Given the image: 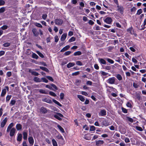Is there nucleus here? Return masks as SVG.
<instances>
[{
	"label": "nucleus",
	"instance_id": "a878e982",
	"mask_svg": "<svg viewBox=\"0 0 146 146\" xmlns=\"http://www.w3.org/2000/svg\"><path fill=\"white\" fill-rule=\"evenodd\" d=\"M40 68L41 69L43 70H44L46 72H48L49 71L48 70L46 67L40 66Z\"/></svg>",
	"mask_w": 146,
	"mask_h": 146
},
{
	"label": "nucleus",
	"instance_id": "aec40b11",
	"mask_svg": "<svg viewBox=\"0 0 146 146\" xmlns=\"http://www.w3.org/2000/svg\"><path fill=\"white\" fill-rule=\"evenodd\" d=\"M75 65V63L74 62H70L67 64V67L69 68L72 67Z\"/></svg>",
	"mask_w": 146,
	"mask_h": 146
},
{
	"label": "nucleus",
	"instance_id": "5fc2aeb1",
	"mask_svg": "<svg viewBox=\"0 0 146 146\" xmlns=\"http://www.w3.org/2000/svg\"><path fill=\"white\" fill-rule=\"evenodd\" d=\"M5 4V1L3 0H0V6L4 5Z\"/></svg>",
	"mask_w": 146,
	"mask_h": 146
},
{
	"label": "nucleus",
	"instance_id": "f704fd0d",
	"mask_svg": "<svg viewBox=\"0 0 146 146\" xmlns=\"http://www.w3.org/2000/svg\"><path fill=\"white\" fill-rule=\"evenodd\" d=\"M57 127L62 133L64 132V129L60 125H57Z\"/></svg>",
	"mask_w": 146,
	"mask_h": 146
},
{
	"label": "nucleus",
	"instance_id": "69168bd1",
	"mask_svg": "<svg viewBox=\"0 0 146 146\" xmlns=\"http://www.w3.org/2000/svg\"><path fill=\"white\" fill-rule=\"evenodd\" d=\"M5 52L3 50L0 51V56H1L4 54Z\"/></svg>",
	"mask_w": 146,
	"mask_h": 146
},
{
	"label": "nucleus",
	"instance_id": "052dcab7",
	"mask_svg": "<svg viewBox=\"0 0 146 146\" xmlns=\"http://www.w3.org/2000/svg\"><path fill=\"white\" fill-rule=\"evenodd\" d=\"M136 129L138 131H143V129L140 127L139 126H136Z\"/></svg>",
	"mask_w": 146,
	"mask_h": 146
},
{
	"label": "nucleus",
	"instance_id": "a19ab883",
	"mask_svg": "<svg viewBox=\"0 0 146 146\" xmlns=\"http://www.w3.org/2000/svg\"><path fill=\"white\" fill-rule=\"evenodd\" d=\"M8 27L7 25H4L1 27L0 29H1L3 30H5L8 28Z\"/></svg>",
	"mask_w": 146,
	"mask_h": 146
},
{
	"label": "nucleus",
	"instance_id": "f8f14e48",
	"mask_svg": "<svg viewBox=\"0 0 146 146\" xmlns=\"http://www.w3.org/2000/svg\"><path fill=\"white\" fill-rule=\"evenodd\" d=\"M104 143V142L103 141L99 140L96 142V145L97 146H99L101 145H103Z\"/></svg>",
	"mask_w": 146,
	"mask_h": 146
},
{
	"label": "nucleus",
	"instance_id": "6ab92c4d",
	"mask_svg": "<svg viewBox=\"0 0 146 146\" xmlns=\"http://www.w3.org/2000/svg\"><path fill=\"white\" fill-rule=\"evenodd\" d=\"M29 72H30L31 73L32 75L34 76H37L39 75V74L38 73L35 72L31 70H29Z\"/></svg>",
	"mask_w": 146,
	"mask_h": 146
},
{
	"label": "nucleus",
	"instance_id": "49530a36",
	"mask_svg": "<svg viewBox=\"0 0 146 146\" xmlns=\"http://www.w3.org/2000/svg\"><path fill=\"white\" fill-rule=\"evenodd\" d=\"M5 11V9L4 7H2L0 8V13H3Z\"/></svg>",
	"mask_w": 146,
	"mask_h": 146
},
{
	"label": "nucleus",
	"instance_id": "4c0bfd02",
	"mask_svg": "<svg viewBox=\"0 0 146 146\" xmlns=\"http://www.w3.org/2000/svg\"><path fill=\"white\" fill-rule=\"evenodd\" d=\"M75 40V38L74 37H72L70 39L68 40V41L70 42H71L74 41Z\"/></svg>",
	"mask_w": 146,
	"mask_h": 146
},
{
	"label": "nucleus",
	"instance_id": "0e129e2a",
	"mask_svg": "<svg viewBox=\"0 0 146 146\" xmlns=\"http://www.w3.org/2000/svg\"><path fill=\"white\" fill-rule=\"evenodd\" d=\"M81 93L82 94L85 95L86 96H87L88 95V94L86 92H84V91L82 92H81Z\"/></svg>",
	"mask_w": 146,
	"mask_h": 146
},
{
	"label": "nucleus",
	"instance_id": "f03ea898",
	"mask_svg": "<svg viewBox=\"0 0 146 146\" xmlns=\"http://www.w3.org/2000/svg\"><path fill=\"white\" fill-rule=\"evenodd\" d=\"M117 11L121 14H122L123 13L124 9L122 6H120L119 4L117 5Z\"/></svg>",
	"mask_w": 146,
	"mask_h": 146
},
{
	"label": "nucleus",
	"instance_id": "774afa93",
	"mask_svg": "<svg viewBox=\"0 0 146 146\" xmlns=\"http://www.w3.org/2000/svg\"><path fill=\"white\" fill-rule=\"evenodd\" d=\"M137 9L136 7H133L132 8H131V11L132 12H135L136 10Z\"/></svg>",
	"mask_w": 146,
	"mask_h": 146
},
{
	"label": "nucleus",
	"instance_id": "bb28decb",
	"mask_svg": "<svg viewBox=\"0 0 146 146\" xmlns=\"http://www.w3.org/2000/svg\"><path fill=\"white\" fill-rule=\"evenodd\" d=\"M23 139L26 140L27 139V133L26 132H23Z\"/></svg>",
	"mask_w": 146,
	"mask_h": 146
},
{
	"label": "nucleus",
	"instance_id": "20e7f679",
	"mask_svg": "<svg viewBox=\"0 0 146 146\" xmlns=\"http://www.w3.org/2000/svg\"><path fill=\"white\" fill-rule=\"evenodd\" d=\"M63 115L60 113H57V114L54 115V117L59 120H61L62 119L60 117H63Z\"/></svg>",
	"mask_w": 146,
	"mask_h": 146
},
{
	"label": "nucleus",
	"instance_id": "c756f323",
	"mask_svg": "<svg viewBox=\"0 0 146 146\" xmlns=\"http://www.w3.org/2000/svg\"><path fill=\"white\" fill-rule=\"evenodd\" d=\"M115 76L118 80H122V77L120 74H117Z\"/></svg>",
	"mask_w": 146,
	"mask_h": 146
},
{
	"label": "nucleus",
	"instance_id": "37998d69",
	"mask_svg": "<svg viewBox=\"0 0 146 146\" xmlns=\"http://www.w3.org/2000/svg\"><path fill=\"white\" fill-rule=\"evenodd\" d=\"M76 64L78 66H81L83 65L82 63L80 61H77L76 62Z\"/></svg>",
	"mask_w": 146,
	"mask_h": 146
},
{
	"label": "nucleus",
	"instance_id": "a18cd8bd",
	"mask_svg": "<svg viewBox=\"0 0 146 146\" xmlns=\"http://www.w3.org/2000/svg\"><path fill=\"white\" fill-rule=\"evenodd\" d=\"M49 94L50 95L54 97H55L56 96V94L54 93L52 91H50L49 92Z\"/></svg>",
	"mask_w": 146,
	"mask_h": 146
},
{
	"label": "nucleus",
	"instance_id": "4d7b16f0",
	"mask_svg": "<svg viewBox=\"0 0 146 146\" xmlns=\"http://www.w3.org/2000/svg\"><path fill=\"white\" fill-rule=\"evenodd\" d=\"M15 102L16 101L15 100H11L10 104H11L12 106H13L15 104Z\"/></svg>",
	"mask_w": 146,
	"mask_h": 146
},
{
	"label": "nucleus",
	"instance_id": "603ef678",
	"mask_svg": "<svg viewBox=\"0 0 146 146\" xmlns=\"http://www.w3.org/2000/svg\"><path fill=\"white\" fill-rule=\"evenodd\" d=\"M41 80H42L43 82L47 83L48 82V80L45 78H42L41 79Z\"/></svg>",
	"mask_w": 146,
	"mask_h": 146
},
{
	"label": "nucleus",
	"instance_id": "f257e3e1",
	"mask_svg": "<svg viewBox=\"0 0 146 146\" xmlns=\"http://www.w3.org/2000/svg\"><path fill=\"white\" fill-rule=\"evenodd\" d=\"M116 79L114 77H112L109 78L108 80H107L106 82L107 83L110 84H114L115 83Z\"/></svg>",
	"mask_w": 146,
	"mask_h": 146
},
{
	"label": "nucleus",
	"instance_id": "423d86ee",
	"mask_svg": "<svg viewBox=\"0 0 146 146\" xmlns=\"http://www.w3.org/2000/svg\"><path fill=\"white\" fill-rule=\"evenodd\" d=\"M16 129L15 128H12L10 131L9 135L11 137L13 136L15 133Z\"/></svg>",
	"mask_w": 146,
	"mask_h": 146
},
{
	"label": "nucleus",
	"instance_id": "2f4dec72",
	"mask_svg": "<svg viewBox=\"0 0 146 146\" xmlns=\"http://www.w3.org/2000/svg\"><path fill=\"white\" fill-rule=\"evenodd\" d=\"M106 60L108 61V62L111 64H113L114 62V61L112 59L109 58H106Z\"/></svg>",
	"mask_w": 146,
	"mask_h": 146
},
{
	"label": "nucleus",
	"instance_id": "338daca9",
	"mask_svg": "<svg viewBox=\"0 0 146 146\" xmlns=\"http://www.w3.org/2000/svg\"><path fill=\"white\" fill-rule=\"evenodd\" d=\"M122 111L123 113H127V110L126 109H125L124 108H122Z\"/></svg>",
	"mask_w": 146,
	"mask_h": 146
},
{
	"label": "nucleus",
	"instance_id": "e2e57ef3",
	"mask_svg": "<svg viewBox=\"0 0 146 146\" xmlns=\"http://www.w3.org/2000/svg\"><path fill=\"white\" fill-rule=\"evenodd\" d=\"M11 97V95H8L7 96L6 98V101H9L10 100Z\"/></svg>",
	"mask_w": 146,
	"mask_h": 146
},
{
	"label": "nucleus",
	"instance_id": "dca6fc26",
	"mask_svg": "<svg viewBox=\"0 0 146 146\" xmlns=\"http://www.w3.org/2000/svg\"><path fill=\"white\" fill-rule=\"evenodd\" d=\"M42 101L43 102H46L48 103H51L52 101L50 99H48L47 98H45L42 99Z\"/></svg>",
	"mask_w": 146,
	"mask_h": 146
},
{
	"label": "nucleus",
	"instance_id": "c03bdc74",
	"mask_svg": "<svg viewBox=\"0 0 146 146\" xmlns=\"http://www.w3.org/2000/svg\"><path fill=\"white\" fill-rule=\"evenodd\" d=\"M10 43H9V42H7L4 43L3 44V46L4 47H8L10 46Z\"/></svg>",
	"mask_w": 146,
	"mask_h": 146
},
{
	"label": "nucleus",
	"instance_id": "09e8293b",
	"mask_svg": "<svg viewBox=\"0 0 146 146\" xmlns=\"http://www.w3.org/2000/svg\"><path fill=\"white\" fill-rule=\"evenodd\" d=\"M46 87L50 89V90H54L52 88V86H51V84L50 85L48 84L46 85Z\"/></svg>",
	"mask_w": 146,
	"mask_h": 146
},
{
	"label": "nucleus",
	"instance_id": "8fccbe9b",
	"mask_svg": "<svg viewBox=\"0 0 146 146\" xmlns=\"http://www.w3.org/2000/svg\"><path fill=\"white\" fill-rule=\"evenodd\" d=\"M47 17V15L46 14H43L42 15V18L44 20L46 19Z\"/></svg>",
	"mask_w": 146,
	"mask_h": 146
},
{
	"label": "nucleus",
	"instance_id": "864d4df0",
	"mask_svg": "<svg viewBox=\"0 0 146 146\" xmlns=\"http://www.w3.org/2000/svg\"><path fill=\"white\" fill-rule=\"evenodd\" d=\"M46 78H48L49 80L53 82V79L52 78V77L49 76H46Z\"/></svg>",
	"mask_w": 146,
	"mask_h": 146
},
{
	"label": "nucleus",
	"instance_id": "4468645a",
	"mask_svg": "<svg viewBox=\"0 0 146 146\" xmlns=\"http://www.w3.org/2000/svg\"><path fill=\"white\" fill-rule=\"evenodd\" d=\"M70 47V46L69 45H67L64 47L61 50V52H64L67 50H68Z\"/></svg>",
	"mask_w": 146,
	"mask_h": 146
},
{
	"label": "nucleus",
	"instance_id": "473e14b6",
	"mask_svg": "<svg viewBox=\"0 0 146 146\" xmlns=\"http://www.w3.org/2000/svg\"><path fill=\"white\" fill-rule=\"evenodd\" d=\"M52 101L54 103H55L58 106H59L60 107L62 106V105L61 104H60L56 100H55L54 99H53Z\"/></svg>",
	"mask_w": 146,
	"mask_h": 146
},
{
	"label": "nucleus",
	"instance_id": "9b49d317",
	"mask_svg": "<svg viewBox=\"0 0 146 146\" xmlns=\"http://www.w3.org/2000/svg\"><path fill=\"white\" fill-rule=\"evenodd\" d=\"M28 140L29 143L32 146L34 143V140L33 137H29L28 138Z\"/></svg>",
	"mask_w": 146,
	"mask_h": 146
},
{
	"label": "nucleus",
	"instance_id": "b1692460",
	"mask_svg": "<svg viewBox=\"0 0 146 146\" xmlns=\"http://www.w3.org/2000/svg\"><path fill=\"white\" fill-rule=\"evenodd\" d=\"M78 98L82 102H84L85 100V99L81 95H78L77 96Z\"/></svg>",
	"mask_w": 146,
	"mask_h": 146
},
{
	"label": "nucleus",
	"instance_id": "5701e85b",
	"mask_svg": "<svg viewBox=\"0 0 146 146\" xmlns=\"http://www.w3.org/2000/svg\"><path fill=\"white\" fill-rule=\"evenodd\" d=\"M99 61L101 64H106V61L102 58H99Z\"/></svg>",
	"mask_w": 146,
	"mask_h": 146
},
{
	"label": "nucleus",
	"instance_id": "79ce46f5",
	"mask_svg": "<svg viewBox=\"0 0 146 146\" xmlns=\"http://www.w3.org/2000/svg\"><path fill=\"white\" fill-rule=\"evenodd\" d=\"M39 92L41 94H47V93L44 90L42 89L39 90Z\"/></svg>",
	"mask_w": 146,
	"mask_h": 146
},
{
	"label": "nucleus",
	"instance_id": "13d9d810",
	"mask_svg": "<svg viewBox=\"0 0 146 146\" xmlns=\"http://www.w3.org/2000/svg\"><path fill=\"white\" fill-rule=\"evenodd\" d=\"M95 130V128L94 126H92L90 127V131H94Z\"/></svg>",
	"mask_w": 146,
	"mask_h": 146
},
{
	"label": "nucleus",
	"instance_id": "6e6552de",
	"mask_svg": "<svg viewBox=\"0 0 146 146\" xmlns=\"http://www.w3.org/2000/svg\"><path fill=\"white\" fill-rule=\"evenodd\" d=\"M7 119H8L7 117H5L1 122V127H3L5 126L7 122Z\"/></svg>",
	"mask_w": 146,
	"mask_h": 146
},
{
	"label": "nucleus",
	"instance_id": "9d476101",
	"mask_svg": "<svg viewBox=\"0 0 146 146\" xmlns=\"http://www.w3.org/2000/svg\"><path fill=\"white\" fill-rule=\"evenodd\" d=\"M14 126V124L13 123H11L8 126L7 129V133L9 132L10 130L12 128V127Z\"/></svg>",
	"mask_w": 146,
	"mask_h": 146
},
{
	"label": "nucleus",
	"instance_id": "cd10ccee",
	"mask_svg": "<svg viewBox=\"0 0 146 146\" xmlns=\"http://www.w3.org/2000/svg\"><path fill=\"white\" fill-rule=\"evenodd\" d=\"M52 142L53 146H58L57 143L54 139H53L52 140Z\"/></svg>",
	"mask_w": 146,
	"mask_h": 146
},
{
	"label": "nucleus",
	"instance_id": "c85d7f7f",
	"mask_svg": "<svg viewBox=\"0 0 146 146\" xmlns=\"http://www.w3.org/2000/svg\"><path fill=\"white\" fill-rule=\"evenodd\" d=\"M82 54V53L80 51H78L76 52H75L74 54V56H79L80 55Z\"/></svg>",
	"mask_w": 146,
	"mask_h": 146
},
{
	"label": "nucleus",
	"instance_id": "ea45409f",
	"mask_svg": "<svg viewBox=\"0 0 146 146\" xmlns=\"http://www.w3.org/2000/svg\"><path fill=\"white\" fill-rule=\"evenodd\" d=\"M100 73L101 75L103 76H106L108 74V73L106 72L103 71H101L100 72Z\"/></svg>",
	"mask_w": 146,
	"mask_h": 146
},
{
	"label": "nucleus",
	"instance_id": "39448f33",
	"mask_svg": "<svg viewBox=\"0 0 146 146\" xmlns=\"http://www.w3.org/2000/svg\"><path fill=\"white\" fill-rule=\"evenodd\" d=\"M106 115V112L105 110H103L100 111L98 113V115L100 116H104Z\"/></svg>",
	"mask_w": 146,
	"mask_h": 146
},
{
	"label": "nucleus",
	"instance_id": "a211bd4d",
	"mask_svg": "<svg viewBox=\"0 0 146 146\" xmlns=\"http://www.w3.org/2000/svg\"><path fill=\"white\" fill-rule=\"evenodd\" d=\"M22 139V135L21 133L18 134L17 140L18 141H21Z\"/></svg>",
	"mask_w": 146,
	"mask_h": 146
},
{
	"label": "nucleus",
	"instance_id": "3c124183",
	"mask_svg": "<svg viewBox=\"0 0 146 146\" xmlns=\"http://www.w3.org/2000/svg\"><path fill=\"white\" fill-rule=\"evenodd\" d=\"M124 141L126 143H129L130 142V141L129 140V139L127 137H126L124 139Z\"/></svg>",
	"mask_w": 146,
	"mask_h": 146
},
{
	"label": "nucleus",
	"instance_id": "c9c22d12",
	"mask_svg": "<svg viewBox=\"0 0 146 146\" xmlns=\"http://www.w3.org/2000/svg\"><path fill=\"white\" fill-rule=\"evenodd\" d=\"M133 29L132 27H131L127 30V31L129 33L131 34H132L131 31Z\"/></svg>",
	"mask_w": 146,
	"mask_h": 146
},
{
	"label": "nucleus",
	"instance_id": "f3484780",
	"mask_svg": "<svg viewBox=\"0 0 146 146\" xmlns=\"http://www.w3.org/2000/svg\"><path fill=\"white\" fill-rule=\"evenodd\" d=\"M40 111L44 113H45L47 112V110L45 108L42 107L40 108Z\"/></svg>",
	"mask_w": 146,
	"mask_h": 146
},
{
	"label": "nucleus",
	"instance_id": "e433bc0d",
	"mask_svg": "<svg viewBox=\"0 0 146 146\" xmlns=\"http://www.w3.org/2000/svg\"><path fill=\"white\" fill-rule=\"evenodd\" d=\"M142 13V9H138L137 12V13L136 14V15H139L141 14Z\"/></svg>",
	"mask_w": 146,
	"mask_h": 146
},
{
	"label": "nucleus",
	"instance_id": "0eeeda50",
	"mask_svg": "<svg viewBox=\"0 0 146 146\" xmlns=\"http://www.w3.org/2000/svg\"><path fill=\"white\" fill-rule=\"evenodd\" d=\"M104 22L108 24H111L112 21V20L111 17H107L104 20Z\"/></svg>",
	"mask_w": 146,
	"mask_h": 146
},
{
	"label": "nucleus",
	"instance_id": "72a5a7b5",
	"mask_svg": "<svg viewBox=\"0 0 146 146\" xmlns=\"http://www.w3.org/2000/svg\"><path fill=\"white\" fill-rule=\"evenodd\" d=\"M6 89H4L2 90V92L1 94V96H4L6 93Z\"/></svg>",
	"mask_w": 146,
	"mask_h": 146
},
{
	"label": "nucleus",
	"instance_id": "de8ad7c7",
	"mask_svg": "<svg viewBox=\"0 0 146 146\" xmlns=\"http://www.w3.org/2000/svg\"><path fill=\"white\" fill-rule=\"evenodd\" d=\"M51 86H52V88L53 87L55 90H58L57 87L55 84H51Z\"/></svg>",
	"mask_w": 146,
	"mask_h": 146
},
{
	"label": "nucleus",
	"instance_id": "58836bf2",
	"mask_svg": "<svg viewBox=\"0 0 146 146\" xmlns=\"http://www.w3.org/2000/svg\"><path fill=\"white\" fill-rule=\"evenodd\" d=\"M32 57L33 58L37 59L38 58V56L36 54L34 53L32 54Z\"/></svg>",
	"mask_w": 146,
	"mask_h": 146
},
{
	"label": "nucleus",
	"instance_id": "7c9ffc66",
	"mask_svg": "<svg viewBox=\"0 0 146 146\" xmlns=\"http://www.w3.org/2000/svg\"><path fill=\"white\" fill-rule=\"evenodd\" d=\"M36 52L41 58H43L44 57V55L39 51H37Z\"/></svg>",
	"mask_w": 146,
	"mask_h": 146
},
{
	"label": "nucleus",
	"instance_id": "6e6d98bb",
	"mask_svg": "<svg viewBox=\"0 0 146 146\" xmlns=\"http://www.w3.org/2000/svg\"><path fill=\"white\" fill-rule=\"evenodd\" d=\"M71 53V52L70 51H68L65 52L64 53L65 55L67 56L70 54Z\"/></svg>",
	"mask_w": 146,
	"mask_h": 146
},
{
	"label": "nucleus",
	"instance_id": "680f3d73",
	"mask_svg": "<svg viewBox=\"0 0 146 146\" xmlns=\"http://www.w3.org/2000/svg\"><path fill=\"white\" fill-rule=\"evenodd\" d=\"M80 73V72L79 71H77L76 72H75L74 73H72V75L73 76H76L78 74H79Z\"/></svg>",
	"mask_w": 146,
	"mask_h": 146
},
{
	"label": "nucleus",
	"instance_id": "1a4fd4ad",
	"mask_svg": "<svg viewBox=\"0 0 146 146\" xmlns=\"http://www.w3.org/2000/svg\"><path fill=\"white\" fill-rule=\"evenodd\" d=\"M32 32L35 36L37 37L38 36L39 33L36 29L33 28L32 30Z\"/></svg>",
	"mask_w": 146,
	"mask_h": 146
},
{
	"label": "nucleus",
	"instance_id": "2eb2a0df",
	"mask_svg": "<svg viewBox=\"0 0 146 146\" xmlns=\"http://www.w3.org/2000/svg\"><path fill=\"white\" fill-rule=\"evenodd\" d=\"M67 34L66 33H64L62 34L61 38V40L62 41H64L66 38Z\"/></svg>",
	"mask_w": 146,
	"mask_h": 146
},
{
	"label": "nucleus",
	"instance_id": "4be33fe9",
	"mask_svg": "<svg viewBox=\"0 0 146 146\" xmlns=\"http://www.w3.org/2000/svg\"><path fill=\"white\" fill-rule=\"evenodd\" d=\"M16 127L17 130H20L22 129V125L20 124H17L16 126Z\"/></svg>",
	"mask_w": 146,
	"mask_h": 146
},
{
	"label": "nucleus",
	"instance_id": "412c9836",
	"mask_svg": "<svg viewBox=\"0 0 146 146\" xmlns=\"http://www.w3.org/2000/svg\"><path fill=\"white\" fill-rule=\"evenodd\" d=\"M34 80L35 81L38 82H42L41 79H40L36 77H35L34 78Z\"/></svg>",
	"mask_w": 146,
	"mask_h": 146
},
{
	"label": "nucleus",
	"instance_id": "ddd939ff",
	"mask_svg": "<svg viewBox=\"0 0 146 146\" xmlns=\"http://www.w3.org/2000/svg\"><path fill=\"white\" fill-rule=\"evenodd\" d=\"M102 125L103 126H107L110 125V124L106 120H104L102 122Z\"/></svg>",
	"mask_w": 146,
	"mask_h": 146
},
{
	"label": "nucleus",
	"instance_id": "bf43d9fd",
	"mask_svg": "<svg viewBox=\"0 0 146 146\" xmlns=\"http://www.w3.org/2000/svg\"><path fill=\"white\" fill-rule=\"evenodd\" d=\"M64 93H61L60 94V98L61 99L63 100L64 99Z\"/></svg>",
	"mask_w": 146,
	"mask_h": 146
},
{
	"label": "nucleus",
	"instance_id": "393cba45",
	"mask_svg": "<svg viewBox=\"0 0 146 146\" xmlns=\"http://www.w3.org/2000/svg\"><path fill=\"white\" fill-rule=\"evenodd\" d=\"M34 25L35 26L41 28L42 27V26L40 23L35 22L34 23Z\"/></svg>",
	"mask_w": 146,
	"mask_h": 146
},
{
	"label": "nucleus",
	"instance_id": "7ed1b4c3",
	"mask_svg": "<svg viewBox=\"0 0 146 146\" xmlns=\"http://www.w3.org/2000/svg\"><path fill=\"white\" fill-rule=\"evenodd\" d=\"M54 22L56 24L61 25L63 23V21L60 19H56L55 20Z\"/></svg>",
	"mask_w": 146,
	"mask_h": 146
}]
</instances>
